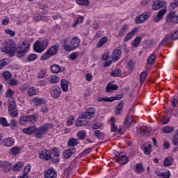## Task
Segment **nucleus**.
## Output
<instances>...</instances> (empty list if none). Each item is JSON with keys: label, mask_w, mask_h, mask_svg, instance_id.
<instances>
[{"label": "nucleus", "mask_w": 178, "mask_h": 178, "mask_svg": "<svg viewBox=\"0 0 178 178\" xmlns=\"http://www.w3.org/2000/svg\"><path fill=\"white\" fill-rule=\"evenodd\" d=\"M64 51L67 52H72L76 48L80 47V38L78 37H68L65 38L61 42Z\"/></svg>", "instance_id": "f257e3e1"}, {"label": "nucleus", "mask_w": 178, "mask_h": 178, "mask_svg": "<svg viewBox=\"0 0 178 178\" xmlns=\"http://www.w3.org/2000/svg\"><path fill=\"white\" fill-rule=\"evenodd\" d=\"M95 114V108H89L86 112L83 113L76 120V127H83L87 126L88 121Z\"/></svg>", "instance_id": "f03ea898"}, {"label": "nucleus", "mask_w": 178, "mask_h": 178, "mask_svg": "<svg viewBox=\"0 0 178 178\" xmlns=\"http://www.w3.org/2000/svg\"><path fill=\"white\" fill-rule=\"evenodd\" d=\"M1 52L13 54L16 52V44L13 40H7L3 42L1 46Z\"/></svg>", "instance_id": "7ed1b4c3"}, {"label": "nucleus", "mask_w": 178, "mask_h": 178, "mask_svg": "<svg viewBox=\"0 0 178 178\" xmlns=\"http://www.w3.org/2000/svg\"><path fill=\"white\" fill-rule=\"evenodd\" d=\"M49 43V42L47 39H44L42 41L38 40L33 44V50L38 54H41L47 49Z\"/></svg>", "instance_id": "20e7f679"}, {"label": "nucleus", "mask_w": 178, "mask_h": 178, "mask_svg": "<svg viewBox=\"0 0 178 178\" xmlns=\"http://www.w3.org/2000/svg\"><path fill=\"white\" fill-rule=\"evenodd\" d=\"M29 48H30V42L27 40L24 41L20 44H18L16 49L18 58H23V56L26 55V52L29 51Z\"/></svg>", "instance_id": "39448f33"}, {"label": "nucleus", "mask_w": 178, "mask_h": 178, "mask_svg": "<svg viewBox=\"0 0 178 178\" xmlns=\"http://www.w3.org/2000/svg\"><path fill=\"white\" fill-rule=\"evenodd\" d=\"M52 127V125L51 124H46L39 128H37L35 131L34 136L35 138H41L45 133L48 131V129H51Z\"/></svg>", "instance_id": "423d86ee"}, {"label": "nucleus", "mask_w": 178, "mask_h": 178, "mask_svg": "<svg viewBox=\"0 0 178 178\" xmlns=\"http://www.w3.org/2000/svg\"><path fill=\"white\" fill-rule=\"evenodd\" d=\"M136 130L138 134H143V136H145V134H148V133L151 131V127H147L144 124H140L137 127Z\"/></svg>", "instance_id": "0eeeda50"}, {"label": "nucleus", "mask_w": 178, "mask_h": 178, "mask_svg": "<svg viewBox=\"0 0 178 178\" xmlns=\"http://www.w3.org/2000/svg\"><path fill=\"white\" fill-rule=\"evenodd\" d=\"M39 158L44 161H49L52 158V154L51 152L44 149L39 152Z\"/></svg>", "instance_id": "6e6552de"}, {"label": "nucleus", "mask_w": 178, "mask_h": 178, "mask_svg": "<svg viewBox=\"0 0 178 178\" xmlns=\"http://www.w3.org/2000/svg\"><path fill=\"white\" fill-rule=\"evenodd\" d=\"M1 145L2 147H13L15 145V138L13 137H8L7 138H4L1 142Z\"/></svg>", "instance_id": "1a4fd4ad"}, {"label": "nucleus", "mask_w": 178, "mask_h": 178, "mask_svg": "<svg viewBox=\"0 0 178 178\" xmlns=\"http://www.w3.org/2000/svg\"><path fill=\"white\" fill-rule=\"evenodd\" d=\"M0 168L5 173H9L12 170V164L8 161H0Z\"/></svg>", "instance_id": "9d476101"}, {"label": "nucleus", "mask_w": 178, "mask_h": 178, "mask_svg": "<svg viewBox=\"0 0 178 178\" xmlns=\"http://www.w3.org/2000/svg\"><path fill=\"white\" fill-rule=\"evenodd\" d=\"M51 154L53 155L51 161L54 162V163H59V156H60V152L59 151V149L56 147L54 148L51 150Z\"/></svg>", "instance_id": "9b49d317"}, {"label": "nucleus", "mask_w": 178, "mask_h": 178, "mask_svg": "<svg viewBox=\"0 0 178 178\" xmlns=\"http://www.w3.org/2000/svg\"><path fill=\"white\" fill-rule=\"evenodd\" d=\"M62 92V90L60 88L56 86L51 88L50 91V94L53 98H59L60 97V94Z\"/></svg>", "instance_id": "f8f14e48"}, {"label": "nucleus", "mask_w": 178, "mask_h": 178, "mask_svg": "<svg viewBox=\"0 0 178 178\" xmlns=\"http://www.w3.org/2000/svg\"><path fill=\"white\" fill-rule=\"evenodd\" d=\"M58 175L54 168H49L44 172V178H56Z\"/></svg>", "instance_id": "ddd939ff"}, {"label": "nucleus", "mask_w": 178, "mask_h": 178, "mask_svg": "<svg viewBox=\"0 0 178 178\" xmlns=\"http://www.w3.org/2000/svg\"><path fill=\"white\" fill-rule=\"evenodd\" d=\"M116 122V119L115 118H111L108 120L109 124L111 127V130L113 133H115V131H118V133H120V129H118V125L115 124Z\"/></svg>", "instance_id": "4468645a"}, {"label": "nucleus", "mask_w": 178, "mask_h": 178, "mask_svg": "<svg viewBox=\"0 0 178 178\" xmlns=\"http://www.w3.org/2000/svg\"><path fill=\"white\" fill-rule=\"evenodd\" d=\"M32 102L35 106H40V105H45V104H47V101H45V99L38 97H34L32 99Z\"/></svg>", "instance_id": "2eb2a0df"}, {"label": "nucleus", "mask_w": 178, "mask_h": 178, "mask_svg": "<svg viewBox=\"0 0 178 178\" xmlns=\"http://www.w3.org/2000/svg\"><path fill=\"white\" fill-rule=\"evenodd\" d=\"M76 154V148L73 147L69 149H66L63 153V158L64 159H69L71 155Z\"/></svg>", "instance_id": "dca6fc26"}, {"label": "nucleus", "mask_w": 178, "mask_h": 178, "mask_svg": "<svg viewBox=\"0 0 178 178\" xmlns=\"http://www.w3.org/2000/svg\"><path fill=\"white\" fill-rule=\"evenodd\" d=\"M36 130V127L34 125L30 126L27 128H24L22 129V132L24 134H27L28 136H31L35 134Z\"/></svg>", "instance_id": "f3484780"}, {"label": "nucleus", "mask_w": 178, "mask_h": 178, "mask_svg": "<svg viewBox=\"0 0 178 178\" xmlns=\"http://www.w3.org/2000/svg\"><path fill=\"white\" fill-rule=\"evenodd\" d=\"M166 22L169 24H177V16L175 14H169L167 17Z\"/></svg>", "instance_id": "a211bd4d"}, {"label": "nucleus", "mask_w": 178, "mask_h": 178, "mask_svg": "<svg viewBox=\"0 0 178 178\" xmlns=\"http://www.w3.org/2000/svg\"><path fill=\"white\" fill-rule=\"evenodd\" d=\"M137 31H138V29H137V28H134V29H132L130 32H129L126 35V36L124 38V41L127 42L129 40H131V38H133V37H134V35L137 33Z\"/></svg>", "instance_id": "6ab92c4d"}, {"label": "nucleus", "mask_w": 178, "mask_h": 178, "mask_svg": "<svg viewBox=\"0 0 178 178\" xmlns=\"http://www.w3.org/2000/svg\"><path fill=\"white\" fill-rule=\"evenodd\" d=\"M121 55H122V51L119 49H115L112 54V60L114 62L119 60V59H120Z\"/></svg>", "instance_id": "aec40b11"}, {"label": "nucleus", "mask_w": 178, "mask_h": 178, "mask_svg": "<svg viewBox=\"0 0 178 178\" xmlns=\"http://www.w3.org/2000/svg\"><path fill=\"white\" fill-rule=\"evenodd\" d=\"M128 30L129 25L127 24L122 25V28L118 31V37H124V34L127 33Z\"/></svg>", "instance_id": "412c9836"}, {"label": "nucleus", "mask_w": 178, "mask_h": 178, "mask_svg": "<svg viewBox=\"0 0 178 178\" xmlns=\"http://www.w3.org/2000/svg\"><path fill=\"white\" fill-rule=\"evenodd\" d=\"M27 92L29 97H33L34 95H38V94H40V90L35 87H31L29 89H28Z\"/></svg>", "instance_id": "4be33fe9"}, {"label": "nucleus", "mask_w": 178, "mask_h": 178, "mask_svg": "<svg viewBox=\"0 0 178 178\" xmlns=\"http://www.w3.org/2000/svg\"><path fill=\"white\" fill-rule=\"evenodd\" d=\"M118 161L120 165H124L129 162V159H127V156L126 155L119 154Z\"/></svg>", "instance_id": "5701e85b"}, {"label": "nucleus", "mask_w": 178, "mask_h": 178, "mask_svg": "<svg viewBox=\"0 0 178 178\" xmlns=\"http://www.w3.org/2000/svg\"><path fill=\"white\" fill-rule=\"evenodd\" d=\"M156 176L159 178H170V172L169 170L162 171L161 172H156Z\"/></svg>", "instance_id": "b1692460"}, {"label": "nucleus", "mask_w": 178, "mask_h": 178, "mask_svg": "<svg viewBox=\"0 0 178 178\" xmlns=\"http://www.w3.org/2000/svg\"><path fill=\"white\" fill-rule=\"evenodd\" d=\"M60 86L63 91H64V92H67L69 90V81L65 79H62L60 81Z\"/></svg>", "instance_id": "393cba45"}, {"label": "nucleus", "mask_w": 178, "mask_h": 178, "mask_svg": "<svg viewBox=\"0 0 178 178\" xmlns=\"http://www.w3.org/2000/svg\"><path fill=\"white\" fill-rule=\"evenodd\" d=\"M175 131V127L172 126H165L162 129V133L164 134H170V133H173Z\"/></svg>", "instance_id": "a878e982"}, {"label": "nucleus", "mask_w": 178, "mask_h": 178, "mask_svg": "<svg viewBox=\"0 0 178 178\" xmlns=\"http://www.w3.org/2000/svg\"><path fill=\"white\" fill-rule=\"evenodd\" d=\"M172 163H173V158L168 156L164 159L163 165L165 168H168V166H172Z\"/></svg>", "instance_id": "bb28decb"}, {"label": "nucleus", "mask_w": 178, "mask_h": 178, "mask_svg": "<svg viewBox=\"0 0 178 178\" xmlns=\"http://www.w3.org/2000/svg\"><path fill=\"white\" fill-rule=\"evenodd\" d=\"M23 166H24V162L19 161L13 167V170L14 172H19V170H22Z\"/></svg>", "instance_id": "cd10ccee"}, {"label": "nucleus", "mask_w": 178, "mask_h": 178, "mask_svg": "<svg viewBox=\"0 0 178 178\" xmlns=\"http://www.w3.org/2000/svg\"><path fill=\"white\" fill-rule=\"evenodd\" d=\"M51 71L54 73V74H57V73H60L62 69L60 68V66L58 64H54L51 66L50 67Z\"/></svg>", "instance_id": "c85d7f7f"}, {"label": "nucleus", "mask_w": 178, "mask_h": 178, "mask_svg": "<svg viewBox=\"0 0 178 178\" xmlns=\"http://www.w3.org/2000/svg\"><path fill=\"white\" fill-rule=\"evenodd\" d=\"M151 151H152V146L151 144H146L143 147V152L145 155H149L151 154Z\"/></svg>", "instance_id": "c756f323"}, {"label": "nucleus", "mask_w": 178, "mask_h": 178, "mask_svg": "<svg viewBox=\"0 0 178 178\" xmlns=\"http://www.w3.org/2000/svg\"><path fill=\"white\" fill-rule=\"evenodd\" d=\"M48 81L50 84H55L59 83V78L56 75H51L48 78Z\"/></svg>", "instance_id": "7c9ffc66"}, {"label": "nucleus", "mask_w": 178, "mask_h": 178, "mask_svg": "<svg viewBox=\"0 0 178 178\" xmlns=\"http://www.w3.org/2000/svg\"><path fill=\"white\" fill-rule=\"evenodd\" d=\"M166 13V9L163 8L159 11L157 13V18L155 19L156 22H159V20H162V17Z\"/></svg>", "instance_id": "2f4dec72"}, {"label": "nucleus", "mask_w": 178, "mask_h": 178, "mask_svg": "<svg viewBox=\"0 0 178 178\" xmlns=\"http://www.w3.org/2000/svg\"><path fill=\"white\" fill-rule=\"evenodd\" d=\"M118 85H113V83H108L106 87V92H111L112 90H118Z\"/></svg>", "instance_id": "473e14b6"}, {"label": "nucleus", "mask_w": 178, "mask_h": 178, "mask_svg": "<svg viewBox=\"0 0 178 178\" xmlns=\"http://www.w3.org/2000/svg\"><path fill=\"white\" fill-rule=\"evenodd\" d=\"M79 140L74 138L70 139L67 143L69 147H76V145H79Z\"/></svg>", "instance_id": "72a5a7b5"}, {"label": "nucleus", "mask_w": 178, "mask_h": 178, "mask_svg": "<svg viewBox=\"0 0 178 178\" xmlns=\"http://www.w3.org/2000/svg\"><path fill=\"white\" fill-rule=\"evenodd\" d=\"M106 41H108V38L106 37H103L102 38L99 42L97 44V48H101L102 47H104V45H105Z\"/></svg>", "instance_id": "f704fd0d"}, {"label": "nucleus", "mask_w": 178, "mask_h": 178, "mask_svg": "<svg viewBox=\"0 0 178 178\" xmlns=\"http://www.w3.org/2000/svg\"><path fill=\"white\" fill-rule=\"evenodd\" d=\"M10 103L8 105V111L12 109H17V104H16V99H10Z\"/></svg>", "instance_id": "c9c22d12"}, {"label": "nucleus", "mask_w": 178, "mask_h": 178, "mask_svg": "<svg viewBox=\"0 0 178 178\" xmlns=\"http://www.w3.org/2000/svg\"><path fill=\"white\" fill-rule=\"evenodd\" d=\"M58 48L59 47L58 46H52L47 51L51 56H54V55H56V52H58Z\"/></svg>", "instance_id": "e433bc0d"}, {"label": "nucleus", "mask_w": 178, "mask_h": 178, "mask_svg": "<svg viewBox=\"0 0 178 178\" xmlns=\"http://www.w3.org/2000/svg\"><path fill=\"white\" fill-rule=\"evenodd\" d=\"M86 136H87V131L84 130L79 131L76 133V136L78 138H80V140H84V138H86Z\"/></svg>", "instance_id": "4c0bfd02"}, {"label": "nucleus", "mask_w": 178, "mask_h": 178, "mask_svg": "<svg viewBox=\"0 0 178 178\" xmlns=\"http://www.w3.org/2000/svg\"><path fill=\"white\" fill-rule=\"evenodd\" d=\"M1 76L4 80L8 81V80H10V78L12 77V74H10V72L6 71L1 74Z\"/></svg>", "instance_id": "58836bf2"}, {"label": "nucleus", "mask_w": 178, "mask_h": 178, "mask_svg": "<svg viewBox=\"0 0 178 178\" xmlns=\"http://www.w3.org/2000/svg\"><path fill=\"white\" fill-rule=\"evenodd\" d=\"M136 172L138 174L143 173L144 172V166L141 163H137L136 165Z\"/></svg>", "instance_id": "ea45409f"}, {"label": "nucleus", "mask_w": 178, "mask_h": 178, "mask_svg": "<svg viewBox=\"0 0 178 178\" xmlns=\"http://www.w3.org/2000/svg\"><path fill=\"white\" fill-rule=\"evenodd\" d=\"M132 122H133V116L132 115L128 116L124 122V127H129V126L131 124Z\"/></svg>", "instance_id": "a19ab883"}, {"label": "nucleus", "mask_w": 178, "mask_h": 178, "mask_svg": "<svg viewBox=\"0 0 178 178\" xmlns=\"http://www.w3.org/2000/svg\"><path fill=\"white\" fill-rule=\"evenodd\" d=\"M122 109H123V102H120L118 106L115 108V113L116 115H119L120 114V113L122 112Z\"/></svg>", "instance_id": "79ce46f5"}, {"label": "nucleus", "mask_w": 178, "mask_h": 178, "mask_svg": "<svg viewBox=\"0 0 178 178\" xmlns=\"http://www.w3.org/2000/svg\"><path fill=\"white\" fill-rule=\"evenodd\" d=\"M141 40L142 38L140 36L136 38L132 42L133 47H134L135 48L138 47V44L141 42Z\"/></svg>", "instance_id": "37998d69"}, {"label": "nucleus", "mask_w": 178, "mask_h": 178, "mask_svg": "<svg viewBox=\"0 0 178 178\" xmlns=\"http://www.w3.org/2000/svg\"><path fill=\"white\" fill-rule=\"evenodd\" d=\"M156 58L155 57V54H152L148 58H147V64L148 65H154L155 63Z\"/></svg>", "instance_id": "c03bdc74"}, {"label": "nucleus", "mask_w": 178, "mask_h": 178, "mask_svg": "<svg viewBox=\"0 0 178 178\" xmlns=\"http://www.w3.org/2000/svg\"><path fill=\"white\" fill-rule=\"evenodd\" d=\"M95 136L99 139V140H104L105 135H104V133L101 132L100 131L96 130L95 131Z\"/></svg>", "instance_id": "a18cd8bd"}, {"label": "nucleus", "mask_w": 178, "mask_h": 178, "mask_svg": "<svg viewBox=\"0 0 178 178\" xmlns=\"http://www.w3.org/2000/svg\"><path fill=\"white\" fill-rule=\"evenodd\" d=\"M122 74V71L120 69H116L111 72L112 77H118Z\"/></svg>", "instance_id": "49530a36"}, {"label": "nucleus", "mask_w": 178, "mask_h": 178, "mask_svg": "<svg viewBox=\"0 0 178 178\" xmlns=\"http://www.w3.org/2000/svg\"><path fill=\"white\" fill-rule=\"evenodd\" d=\"M135 22L136 23V24H140V23H143V22H145V19L143 17V15H138L136 19H135Z\"/></svg>", "instance_id": "de8ad7c7"}, {"label": "nucleus", "mask_w": 178, "mask_h": 178, "mask_svg": "<svg viewBox=\"0 0 178 178\" xmlns=\"http://www.w3.org/2000/svg\"><path fill=\"white\" fill-rule=\"evenodd\" d=\"M77 5H83L84 6H88L90 5V1L88 0H76Z\"/></svg>", "instance_id": "09e8293b"}, {"label": "nucleus", "mask_w": 178, "mask_h": 178, "mask_svg": "<svg viewBox=\"0 0 178 178\" xmlns=\"http://www.w3.org/2000/svg\"><path fill=\"white\" fill-rule=\"evenodd\" d=\"M8 113L10 116H13V118H16L19 114V112L17 111V108H13L11 110H8Z\"/></svg>", "instance_id": "8fccbe9b"}, {"label": "nucleus", "mask_w": 178, "mask_h": 178, "mask_svg": "<svg viewBox=\"0 0 178 178\" xmlns=\"http://www.w3.org/2000/svg\"><path fill=\"white\" fill-rule=\"evenodd\" d=\"M153 10H159L161 9V4L159 3V0L154 1L153 6H152Z\"/></svg>", "instance_id": "3c124183"}, {"label": "nucleus", "mask_w": 178, "mask_h": 178, "mask_svg": "<svg viewBox=\"0 0 178 178\" xmlns=\"http://www.w3.org/2000/svg\"><path fill=\"white\" fill-rule=\"evenodd\" d=\"M51 56H52L51 55V54L49 52V51L47 50L41 57V60H47L48 59H49V58H51Z\"/></svg>", "instance_id": "603ef678"}, {"label": "nucleus", "mask_w": 178, "mask_h": 178, "mask_svg": "<svg viewBox=\"0 0 178 178\" xmlns=\"http://www.w3.org/2000/svg\"><path fill=\"white\" fill-rule=\"evenodd\" d=\"M0 124H2L3 127H9V122H8V120L5 118H0Z\"/></svg>", "instance_id": "864d4df0"}, {"label": "nucleus", "mask_w": 178, "mask_h": 178, "mask_svg": "<svg viewBox=\"0 0 178 178\" xmlns=\"http://www.w3.org/2000/svg\"><path fill=\"white\" fill-rule=\"evenodd\" d=\"M115 99H116V97H110V98H108V97H99L98 99V101L99 102H101V101H106V102H112V101H115Z\"/></svg>", "instance_id": "5fc2aeb1"}, {"label": "nucleus", "mask_w": 178, "mask_h": 178, "mask_svg": "<svg viewBox=\"0 0 178 178\" xmlns=\"http://www.w3.org/2000/svg\"><path fill=\"white\" fill-rule=\"evenodd\" d=\"M37 58H38V56H37V54H30L28 56V60L29 62H34V60H35L37 59Z\"/></svg>", "instance_id": "6e6d98bb"}, {"label": "nucleus", "mask_w": 178, "mask_h": 178, "mask_svg": "<svg viewBox=\"0 0 178 178\" xmlns=\"http://www.w3.org/2000/svg\"><path fill=\"white\" fill-rule=\"evenodd\" d=\"M28 122L30 123H35V122H37V117L35 115L28 116Z\"/></svg>", "instance_id": "4d7b16f0"}, {"label": "nucleus", "mask_w": 178, "mask_h": 178, "mask_svg": "<svg viewBox=\"0 0 178 178\" xmlns=\"http://www.w3.org/2000/svg\"><path fill=\"white\" fill-rule=\"evenodd\" d=\"M19 152H20V147H19L15 146L11 149L12 155H17Z\"/></svg>", "instance_id": "13d9d810"}, {"label": "nucleus", "mask_w": 178, "mask_h": 178, "mask_svg": "<svg viewBox=\"0 0 178 178\" xmlns=\"http://www.w3.org/2000/svg\"><path fill=\"white\" fill-rule=\"evenodd\" d=\"M45 74H47V70H41L38 74V79H44L45 77Z\"/></svg>", "instance_id": "bf43d9fd"}, {"label": "nucleus", "mask_w": 178, "mask_h": 178, "mask_svg": "<svg viewBox=\"0 0 178 178\" xmlns=\"http://www.w3.org/2000/svg\"><path fill=\"white\" fill-rule=\"evenodd\" d=\"M177 6H178V0H174V2L170 3L169 9L170 10H173V9H176Z\"/></svg>", "instance_id": "052dcab7"}, {"label": "nucleus", "mask_w": 178, "mask_h": 178, "mask_svg": "<svg viewBox=\"0 0 178 178\" xmlns=\"http://www.w3.org/2000/svg\"><path fill=\"white\" fill-rule=\"evenodd\" d=\"M9 126L11 130H15V128L17 126V122L15 120H11Z\"/></svg>", "instance_id": "680f3d73"}, {"label": "nucleus", "mask_w": 178, "mask_h": 178, "mask_svg": "<svg viewBox=\"0 0 178 178\" xmlns=\"http://www.w3.org/2000/svg\"><path fill=\"white\" fill-rule=\"evenodd\" d=\"M26 122H29V118L28 116L24 115L19 118V124H24Z\"/></svg>", "instance_id": "e2e57ef3"}, {"label": "nucleus", "mask_w": 178, "mask_h": 178, "mask_svg": "<svg viewBox=\"0 0 178 178\" xmlns=\"http://www.w3.org/2000/svg\"><path fill=\"white\" fill-rule=\"evenodd\" d=\"M10 60L9 58H4L0 61V64L1 65L2 67L3 66H6L8 63H10Z\"/></svg>", "instance_id": "0e129e2a"}, {"label": "nucleus", "mask_w": 178, "mask_h": 178, "mask_svg": "<svg viewBox=\"0 0 178 178\" xmlns=\"http://www.w3.org/2000/svg\"><path fill=\"white\" fill-rule=\"evenodd\" d=\"M31 170V165L26 164L24 170V174L27 175V173H30Z\"/></svg>", "instance_id": "69168bd1"}, {"label": "nucleus", "mask_w": 178, "mask_h": 178, "mask_svg": "<svg viewBox=\"0 0 178 178\" xmlns=\"http://www.w3.org/2000/svg\"><path fill=\"white\" fill-rule=\"evenodd\" d=\"M145 79H147V72H143L140 76V83H144V81H145Z\"/></svg>", "instance_id": "338daca9"}, {"label": "nucleus", "mask_w": 178, "mask_h": 178, "mask_svg": "<svg viewBox=\"0 0 178 178\" xmlns=\"http://www.w3.org/2000/svg\"><path fill=\"white\" fill-rule=\"evenodd\" d=\"M142 16H143V19H145V20H147V19H148V17H151V13H149V12L143 13L142 14Z\"/></svg>", "instance_id": "774afa93"}]
</instances>
